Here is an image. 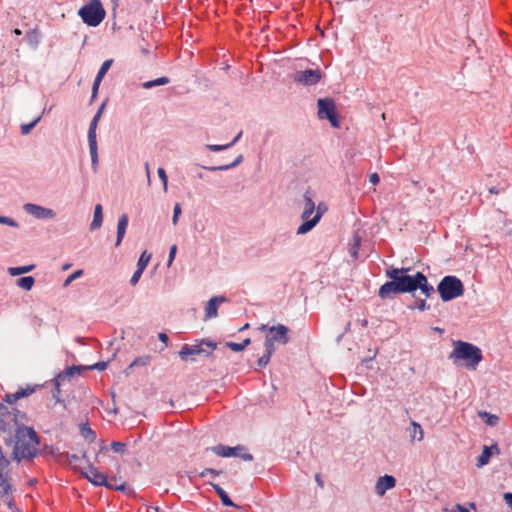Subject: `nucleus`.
<instances>
[{
  "label": "nucleus",
  "instance_id": "obj_1",
  "mask_svg": "<svg viewBox=\"0 0 512 512\" xmlns=\"http://www.w3.org/2000/svg\"><path fill=\"white\" fill-rule=\"evenodd\" d=\"M410 267H389L385 270V276L390 281L385 282L378 290V296L383 299H393L395 295L404 293H414L420 290L425 297H430L434 294V287L428 282L426 275L418 271L415 275H410L408 272Z\"/></svg>",
  "mask_w": 512,
  "mask_h": 512
},
{
  "label": "nucleus",
  "instance_id": "obj_2",
  "mask_svg": "<svg viewBox=\"0 0 512 512\" xmlns=\"http://www.w3.org/2000/svg\"><path fill=\"white\" fill-rule=\"evenodd\" d=\"M26 430L27 425H18L15 428V444L11 454V459L20 463L22 460L32 461L40 455V449L30 447V442L27 441Z\"/></svg>",
  "mask_w": 512,
  "mask_h": 512
},
{
  "label": "nucleus",
  "instance_id": "obj_3",
  "mask_svg": "<svg viewBox=\"0 0 512 512\" xmlns=\"http://www.w3.org/2000/svg\"><path fill=\"white\" fill-rule=\"evenodd\" d=\"M251 340L250 338H246L243 340L242 343H235L232 341H226V342H215L210 339H203L201 341L196 340V343L194 345H188L184 344L182 348L179 350V352H206L203 348V345H205L207 348L214 350H223V349H231L234 352H240L245 349V347L250 344Z\"/></svg>",
  "mask_w": 512,
  "mask_h": 512
},
{
  "label": "nucleus",
  "instance_id": "obj_4",
  "mask_svg": "<svg viewBox=\"0 0 512 512\" xmlns=\"http://www.w3.org/2000/svg\"><path fill=\"white\" fill-rule=\"evenodd\" d=\"M259 330L265 334V352H273L276 349V344L283 345L289 341L290 329L283 324L271 327L263 324Z\"/></svg>",
  "mask_w": 512,
  "mask_h": 512
},
{
  "label": "nucleus",
  "instance_id": "obj_5",
  "mask_svg": "<svg viewBox=\"0 0 512 512\" xmlns=\"http://www.w3.org/2000/svg\"><path fill=\"white\" fill-rule=\"evenodd\" d=\"M464 291L465 289L462 281L453 275L444 276L437 286V292L444 302H448L462 296Z\"/></svg>",
  "mask_w": 512,
  "mask_h": 512
},
{
  "label": "nucleus",
  "instance_id": "obj_6",
  "mask_svg": "<svg viewBox=\"0 0 512 512\" xmlns=\"http://www.w3.org/2000/svg\"><path fill=\"white\" fill-rule=\"evenodd\" d=\"M78 15L83 23L96 27L104 20L106 11L101 0H90L78 10Z\"/></svg>",
  "mask_w": 512,
  "mask_h": 512
},
{
  "label": "nucleus",
  "instance_id": "obj_7",
  "mask_svg": "<svg viewBox=\"0 0 512 512\" xmlns=\"http://www.w3.org/2000/svg\"><path fill=\"white\" fill-rule=\"evenodd\" d=\"M318 117L328 120L333 128H340L341 118L337 112L336 103L330 97L319 98L317 100Z\"/></svg>",
  "mask_w": 512,
  "mask_h": 512
},
{
  "label": "nucleus",
  "instance_id": "obj_8",
  "mask_svg": "<svg viewBox=\"0 0 512 512\" xmlns=\"http://www.w3.org/2000/svg\"><path fill=\"white\" fill-rule=\"evenodd\" d=\"M214 454L219 457H239L244 461H252L253 455L247 451V448L243 445H237L234 447L227 446L224 444H218L208 448Z\"/></svg>",
  "mask_w": 512,
  "mask_h": 512
},
{
  "label": "nucleus",
  "instance_id": "obj_9",
  "mask_svg": "<svg viewBox=\"0 0 512 512\" xmlns=\"http://www.w3.org/2000/svg\"><path fill=\"white\" fill-rule=\"evenodd\" d=\"M483 354H449L453 365L460 368L475 370L483 359Z\"/></svg>",
  "mask_w": 512,
  "mask_h": 512
},
{
  "label": "nucleus",
  "instance_id": "obj_10",
  "mask_svg": "<svg viewBox=\"0 0 512 512\" xmlns=\"http://www.w3.org/2000/svg\"><path fill=\"white\" fill-rule=\"evenodd\" d=\"M322 76L323 73L320 69H306L295 72L293 80L295 83L303 86H313L320 82Z\"/></svg>",
  "mask_w": 512,
  "mask_h": 512
},
{
  "label": "nucleus",
  "instance_id": "obj_11",
  "mask_svg": "<svg viewBox=\"0 0 512 512\" xmlns=\"http://www.w3.org/2000/svg\"><path fill=\"white\" fill-rule=\"evenodd\" d=\"M80 473L83 478L87 479L94 486L112 488V484L107 480L106 475L98 471L92 463H89L86 470H81Z\"/></svg>",
  "mask_w": 512,
  "mask_h": 512
},
{
  "label": "nucleus",
  "instance_id": "obj_12",
  "mask_svg": "<svg viewBox=\"0 0 512 512\" xmlns=\"http://www.w3.org/2000/svg\"><path fill=\"white\" fill-rule=\"evenodd\" d=\"M315 210L312 209H304L301 215V218L303 220L302 224L297 229L298 235H303L311 231L320 221L323 211L317 210L314 217L310 218L311 215L314 213Z\"/></svg>",
  "mask_w": 512,
  "mask_h": 512
},
{
  "label": "nucleus",
  "instance_id": "obj_13",
  "mask_svg": "<svg viewBox=\"0 0 512 512\" xmlns=\"http://www.w3.org/2000/svg\"><path fill=\"white\" fill-rule=\"evenodd\" d=\"M98 122L91 120L88 129V144L91 155L92 167L94 168L98 164V146L96 139V129Z\"/></svg>",
  "mask_w": 512,
  "mask_h": 512
},
{
  "label": "nucleus",
  "instance_id": "obj_14",
  "mask_svg": "<svg viewBox=\"0 0 512 512\" xmlns=\"http://www.w3.org/2000/svg\"><path fill=\"white\" fill-rule=\"evenodd\" d=\"M23 208L26 213L34 216L37 219H53L56 217L54 210L37 204L27 203Z\"/></svg>",
  "mask_w": 512,
  "mask_h": 512
},
{
  "label": "nucleus",
  "instance_id": "obj_15",
  "mask_svg": "<svg viewBox=\"0 0 512 512\" xmlns=\"http://www.w3.org/2000/svg\"><path fill=\"white\" fill-rule=\"evenodd\" d=\"M41 387H42L41 385H35V386L27 385L25 388H19L15 393H6L3 397V401L6 402L7 404L12 405L16 401H18L22 398L29 397L34 392H36L37 389H39Z\"/></svg>",
  "mask_w": 512,
  "mask_h": 512
},
{
  "label": "nucleus",
  "instance_id": "obj_16",
  "mask_svg": "<svg viewBox=\"0 0 512 512\" xmlns=\"http://www.w3.org/2000/svg\"><path fill=\"white\" fill-rule=\"evenodd\" d=\"M396 486V479L392 475L385 474L380 476L376 482L375 492L379 496H383L388 490Z\"/></svg>",
  "mask_w": 512,
  "mask_h": 512
},
{
  "label": "nucleus",
  "instance_id": "obj_17",
  "mask_svg": "<svg viewBox=\"0 0 512 512\" xmlns=\"http://www.w3.org/2000/svg\"><path fill=\"white\" fill-rule=\"evenodd\" d=\"M15 490L9 471L0 473V499H8V496L12 495Z\"/></svg>",
  "mask_w": 512,
  "mask_h": 512
},
{
  "label": "nucleus",
  "instance_id": "obj_18",
  "mask_svg": "<svg viewBox=\"0 0 512 512\" xmlns=\"http://www.w3.org/2000/svg\"><path fill=\"white\" fill-rule=\"evenodd\" d=\"M225 296H213L210 298L205 307V319H211L218 315V308L221 303L226 302Z\"/></svg>",
  "mask_w": 512,
  "mask_h": 512
},
{
  "label": "nucleus",
  "instance_id": "obj_19",
  "mask_svg": "<svg viewBox=\"0 0 512 512\" xmlns=\"http://www.w3.org/2000/svg\"><path fill=\"white\" fill-rule=\"evenodd\" d=\"M84 365H72L68 366L64 371H61L55 375V377L62 381H71L76 375H80L82 371H85Z\"/></svg>",
  "mask_w": 512,
  "mask_h": 512
},
{
  "label": "nucleus",
  "instance_id": "obj_20",
  "mask_svg": "<svg viewBox=\"0 0 512 512\" xmlns=\"http://www.w3.org/2000/svg\"><path fill=\"white\" fill-rule=\"evenodd\" d=\"M53 384V389L51 391L52 398L56 401V403H59L63 406L65 410H68V406L70 405V400H65L61 394V386L64 384L62 381L58 380L56 377H54L51 381Z\"/></svg>",
  "mask_w": 512,
  "mask_h": 512
},
{
  "label": "nucleus",
  "instance_id": "obj_21",
  "mask_svg": "<svg viewBox=\"0 0 512 512\" xmlns=\"http://www.w3.org/2000/svg\"><path fill=\"white\" fill-rule=\"evenodd\" d=\"M128 223H129V217L127 214H122L119 219H118V224H117V237H116V243H115V246L118 247L121 242L123 241L124 237H125V234H126V229L128 227Z\"/></svg>",
  "mask_w": 512,
  "mask_h": 512
},
{
  "label": "nucleus",
  "instance_id": "obj_22",
  "mask_svg": "<svg viewBox=\"0 0 512 512\" xmlns=\"http://www.w3.org/2000/svg\"><path fill=\"white\" fill-rule=\"evenodd\" d=\"M209 484L212 486L216 494L221 500V503L223 506L226 507H237V505L232 501L228 493L218 484L209 482Z\"/></svg>",
  "mask_w": 512,
  "mask_h": 512
},
{
  "label": "nucleus",
  "instance_id": "obj_23",
  "mask_svg": "<svg viewBox=\"0 0 512 512\" xmlns=\"http://www.w3.org/2000/svg\"><path fill=\"white\" fill-rule=\"evenodd\" d=\"M79 433L88 443L95 442L97 438L96 432L89 425L88 418L79 425Z\"/></svg>",
  "mask_w": 512,
  "mask_h": 512
},
{
  "label": "nucleus",
  "instance_id": "obj_24",
  "mask_svg": "<svg viewBox=\"0 0 512 512\" xmlns=\"http://www.w3.org/2000/svg\"><path fill=\"white\" fill-rule=\"evenodd\" d=\"M453 350L452 352H482L481 349L469 342H465L462 340L452 341Z\"/></svg>",
  "mask_w": 512,
  "mask_h": 512
},
{
  "label": "nucleus",
  "instance_id": "obj_25",
  "mask_svg": "<svg viewBox=\"0 0 512 512\" xmlns=\"http://www.w3.org/2000/svg\"><path fill=\"white\" fill-rule=\"evenodd\" d=\"M242 161H243V155H239L233 162H231L229 164H222V165H218V166H201V167L205 170L212 171V172L226 171V170H229V169H232V168L238 166Z\"/></svg>",
  "mask_w": 512,
  "mask_h": 512
},
{
  "label": "nucleus",
  "instance_id": "obj_26",
  "mask_svg": "<svg viewBox=\"0 0 512 512\" xmlns=\"http://www.w3.org/2000/svg\"><path fill=\"white\" fill-rule=\"evenodd\" d=\"M150 361H151V357L148 354L135 358L129 364V366L125 369V374L129 375L130 371L133 370L135 367H144V366L148 365L150 363Z\"/></svg>",
  "mask_w": 512,
  "mask_h": 512
},
{
  "label": "nucleus",
  "instance_id": "obj_27",
  "mask_svg": "<svg viewBox=\"0 0 512 512\" xmlns=\"http://www.w3.org/2000/svg\"><path fill=\"white\" fill-rule=\"evenodd\" d=\"M103 222V208L101 204H97L94 208L93 220L90 224V229L96 230L101 227Z\"/></svg>",
  "mask_w": 512,
  "mask_h": 512
},
{
  "label": "nucleus",
  "instance_id": "obj_28",
  "mask_svg": "<svg viewBox=\"0 0 512 512\" xmlns=\"http://www.w3.org/2000/svg\"><path fill=\"white\" fill-rule=\"evenodd\" d=\"M10 416H12V421L14 422L15 428L18 427V425H25L23 421L28 420L27 413L24 411H21L17 408H11Z\"/></svg>",
  "mask_w": 512,
  "mask_h": 512
},
{
  "label": "nucleus",
  "instance_id": "obj_29",
  "mask_svg": "<svg viewBox=\"0 0 512 512\" xmlns=\"http://www.w3.org/2000/svg\"><path fill=\"white\" fill-rule=\"evenodd\" d=\"M26 436L28 437L27 441L30 442V447L39 449L38 446L41 444V437L33 427L28 426V430H26Z\"/></svg>",
  "mask_w": 512,
  "mask_h": 512
},
{
  "label": "nucleus",
  "instance_id": "obj_30",
  "mask_svg": "<svg viewBox=\"0 0 512 512\" xmlns=\"http://www.w3.org/2000/svg\"><path fill=\"white\" fill-rule=\"evenodd\" d=\"M409 437L411 441H421L423 439V429L419 423L415 421L411 422V427L409 428Z\"/></svg>",
  "mask_w": 512,
  "mask_h": 512
},
{
  "label": "nucleus",
  "instance_id": "obj_31",
  "mask_svg": "<svg viewBox=\"0 0 512 512\" xmlns=\"http://www.w3.org/2000/svg\"><path fill=\"white\" fill-rule=\"evenodd\" d=\"M25 39L27 40V42L29 43V45H31L32 47H37L40 43V39H41V33L38 29H32L30 31H28L25 35Z\"/></svg>",
  "mask_w": 512,
  "mask_h": 512
},
{
  "label": "nucleus",
  "instance_id": "obj_32",
  "mask_svg": "<svg viewBox=\"0 0 512 512\" xmlns=\"http://www.w3.org/2000/svg\"><path fill=\"white\" fill-rule=\"evenodd\" d=\"M493 456V452L489 451L487 445H485L482 449L481 454L477 457V467L481 468L487 465L490 462L491 457Z\"/></svg>",
  "mask_w": 512,
  "mask_h": 512
},
{
  "label": "nucleus",
  "instance_id": "obj_33",
  "mask_svg": "<svg viewBox=\"0 0 512 512\" xmlns=\"http://www.w3.org/2000/svg\"><path fill=\"white\" fill-rule=\"evenodd\" d=\"M35 267L36 266L34 264L25 265V266L10 267L8 269V273L11 276H19V275L26 274V273H29V272L33 271L35 269Z\"/></svg>",
  "mask_w": 512,
  "mask_h": 512
},
{
  "label": "nucleus",
  "instance_id": "obj_34",
  "mask_svg": "<svg viewBox=\"0 0 512 512\" xmlns=\"http://www.w3.org/2000/svg\"><path fill=\"white\" fill-rule=\"evenodd\" d=\"M479 417L485 422L486 425L494 427L499 423V417L487 411L479 412Z\"/></svg>",
  "mask_w": 512,
  "mask_h": 512
},
{
  "label": "nucleus",
  "instance_id": "obj_35",
  "mask_svg": "<svg viewBox=\"0 0 512 512\" xmlns=\"http://www.w3.org/2000/svg\"><path fill=\"white\" fill-rule=\"evenodd\" d=\"M34 283H35V279L33 276H23L16 280L17 286L26 291L31 290L32 287L34 286Z\"/></svg>",
  "mask_w": 512,
  "mask_h": 512
},
{
  "label": "nucleus",
  "instance_id": "obj_36",
  "mask_svg": "<svg viewBox=\"0 0 512 512\" xmlns=\"http://www.w3.org/2000/svg\"><path fill=\"white\" fill-rule=\"evenodd\" d=\"M170 83V79L166 76L159 77L154 80L146 81L142 84L143 88L145 89H151L156 86H163Z\"/></svg>",
  "mask_w": 512,
  "mask_h": 512
},
{
  "label": "nucleus",
  "instance_id": "obj_37",
  "mask_svg": "<svg viewBox=\"0 0 512 512\" xmlns=\"http://www.w3.org/2000/svg\"><path fill=\"white\" fill-rule=\"evenodd\" d=\"M411 310L418 309L419 311H426L430 309L425 299H416L412 304L408 305Z\"/></svg>",
  "mask_w": 512,
  "mask_h": 512
},
{
  "label": "nucleus",
  "instance_id": "obj_38",
  "mask_svg": "<svg viewBox=\"0 0 512 512\" xmlns=\"http://www.w3.org/2000/svg\"><path fill=\"white\" fill-rule=\"evenodd\" d=\"M151 259V254L147 253V251L142 252L137 262V269L144 271Z\"/></svg>",
  "mask_w": 512,
  "mask_h": 512
},
{
  "label": "nucleus",
  "instance_id": "obj_39",
  "mask_svg": "<svg viewBox=\"0 0 512 512\" xmlns=\"http://www.w3.org/2000/svg\"><path fill=\"white\" fill-rule=\"evenodd\" d=\"M40 119H41V116H38L32 122L26 123V124H22L21 127H20L21 133L23 135L29 134L33 130V128L37 125V123L40 121Z\"/></svg>",
  "mask_w": 512,
  "mask_h": 512
},
{
  "label": "nucleus",
  "instance_id": "obj_40",
  "mask_svg": "<svg viewBox=\"0 0 512 512\" xmlns=\"http://www.w3.org/2000/svg\"><path fill=\"white\" fill-rule=\"evenodd\" d=\"M303 198H304V209L315 210V203L312 199V195L310 194L309 190H307L304 193Z\"/></svg>",
  "mask_w": 512,
  "mask_h": 512
},
{
  "label": "nucleus",
  "instance_id": "obj_41",
  "mask_svg": "<svg viewBox=\"0 0 512 512\" xmlns=\"http://www.w3.org/2000/svg\"><path fill=\"white\" fill-rule=\"evenodd\" d=\"M10 466V460L4 455L3 449L0 446V473H4V471Z\"/></svg>",
  "mask_w": 512,
  "mask_h": 512
},
{
  "label": "nucleus",
  "instance_id": "obj_42",
  "mask_svg": "<svg viewBox=\"0 0 512 512\" xmlns=\"http://www.w3.org/2000/svg\"><path fill=\"white\" fill-rule=\"evenodd\" d=\"M83 275V270L82 269H78L76 271H74L72 274H70L64 281V284L63 286L64 287H67L68 285H70L74 280H76L77 278H79L80 276Z\"/></svg>",
  "mask_w": 512,
  "mask_h": 512
},
{
  "label": "nucleus",
  "instance_id": "obj_43",
  "mask_svg": "<svg viewBox=\"0 0 512 512\" xmlns=\"http://www.w3.org/2000/svg\"><path fill=\"white\" fill-rule=\"evenodd\" d=\"M108 362L106 361H99L93 365H84L85 371L86 370H98V371H104L107 368Z\"/></svg>",
  "mask_w": 512,
  "mask_h": 512
},
{
  "label": "nucleus",
  "instance_id": "obj_44",
  "mask_svg": "<svg viewBox=\"0 0 512 512\" xmlns=\"http://www.w3.org/2000/svg\"><path fill=\"white\" fill-rule=\"evenodd\" d=\"M113 64V59H108V60H105L100 69L98 70V73L97 75H100L101 77H105L106 73L108 72V70L110 69L111 65Z\"/></svg>",
  "mask_w": 512,
  "mask_h": 512
},
{
  "label": "nucleus",
  "instance_id": "obj_45",
  "mask_svg": "<svg viewBox=\"0 0 512 512\" xmlns=\"http://www.w3.org/2000/svg\"><path fill=\"white\" fill-rule=\"evenodd\" d=\"M157 173H158V176H159V178L161 179V181L163 183L164 192H167V189H168V177H167L165 169L162 168V167H159L158 170H157Z\"/></svg>",
  "mask_w": 512,
  "mask_h": 512
},
{
  "label": "nucleus",
  "instance_id": "obj_46",
  "mask_svg": "<svg viewBox=\"0 0 512 512\" xmlns=\"http://www.w3.org/2000/svg\"><path fill=\"white\" fill-rule=\"evenodd\" d=\"M110 490H116V491H121V492H124L126 494H130V493H134L133 489L127 485L126 483H122L120 485H112V488H109Z\"/></svg>",
  "mask_w": 512,
  "mask_h": 512
},
{
  "label": "nucleus",
  "instance_id": "obj_47",
  "mask_svg": "<svg viewBox=\"0 0 512 512\" xmlns=\"http://www.w3.org/2000/svg\"><path fill=\"white\" fill-rule=\"evenodd\" d=\"M126 443L113 441L111 443V449L116 453H124L126 451Z\"/></svg>",
  "mask_w": 512,
  "mask_h": 512
},
{
  "label": "nucleus",
  "instance_id": "obj_48",
  "mask_svg": "<svg viewBox=\"0 0 512 512\" xmlns=\"http://www.w3.org/2000/svg\"><path fill=\"white\" fill-rule=\"evenodd\" d=\"M222 473H223V471H221V470H216V469H214V468H205L203 471H201V472L199 473V476H200L201 478H205L207 475H209V474H210V475H212V476H214V477H215V476H219V475H220V474H222Z\"/></svg>",
  "mask_w": 512,
  "mask_h": 512
},
{
  "label": "nucleus",
  "instance_id": "obj_49",
  "mask_svg": "<svg viewBox=\"0 0 512 512\" xmlns=\"http://www.w3.org/2000/svg\"><path fill=\"white\" fill-rule=\"evenodd\" d=\"M205 148L209 151H212V152H220V151H223V150H226L228 148H230V145L228 144H225V145H219V144H207L205 146Z\"/></svg>",
  "mask_w": 512,
  "mask_h": 512
},
{
  "label": "nucleus",
  "instance_id": "obj_50",
  "mask_svg": "<svg viewBox=\"0 0 512 512\" xmlns=\"http://www.w3.org/2000/svg\"><path fill=\"white\" fill-rule=\"evenodd\" d=\"M0 224L8 225L11 227H19L18 222H16L13 218L8 216H0Z\"/></svg>",
  "mask_w": 512,
  "mask_h": 512
},
{
  "label": "nucleus",
  "instance_id": "obj_51",
  "mask_svg": "<svg viewBox=\"0 0 512 512\" xmlns=\"http://www.w3.org/2000/svg\"><path fill=\"white\" fill-rule=\"evenodd\" d=\"M182 213L181 205L179 203H176L174 205L173 209V217H172V223L176 225L178 223V219Z\"/></svg>",
  "mask_w": 512,
  "mask_h": 512
},
{
  "label": "nucleus",
  "instance_id": "obj_52",
  "mask_svg": "<svg viewBox=\"0 0 512 512\" xmlns=\"http://www.w3.org/2000/svg\"><path fill=\"white\" fill-rule=\"evenodd\" d=\"M3 500L6 502L7 507L12 512H22L19 508H17V506L15 504V500L11 495L8 496V499H3Z\"/></svg>",
  "mask_w": 512,
  "mask_h": 512
},
{
  "label": "nucleus",
  "instance_id": "obj_53",
  "mask_svg": "<svg viewBox=\"0 0 512 512\" xmlns=\"http://www.w3.org/2000/svg\"><path fill=\"white\" fill-rule=\"evenodd\" d=\"M158 339L163 343L158 352H163L168 346L169 337L166 333L161 332L158 334Z\"/></svg>",
  "mask_w": 512,
  "mask_h": 512
},
{
  "label": "nucleus",
  "instance_id": "obj_54",
  "mask_svg": "<svg viewBox=\"0 0 512 512\" xmlns=\"http://www.w3.org/2000/svg\"><path fill=\"white\" fill-rule=\"evenodd\" d=\"M87 393H89V391H88V390H86V389H83V397H81V396H80V397H77L75 394H69V395H67V397H66V398H64V399H65V400H70V404H71L72 402H81V401L86 397Z\"/></svg>",
  "mask_w": 512,
  "mask_h": 512
},
{
  "label": "nucleus",
  "instance_id": "obj_55",
  "mask_svg": "<svg viewBox=\"0 0 512 512\" xmlns=\"http://www.w3.org/2000/svg\"><path fill=\"white\" fill-rule=\"evenodd\" d=\"M507 186V184L492 186L488 191L490 194H500L506 190Z\"/></svg>",
  "mask_w": 512,
  "mask_h": 512
},
{
  "label": "nucleus",
  "instance_id": "obj_56",
  "mask_svg": "<svg viewBox=\"0 0 512 512\" xmlns=\"http://www.w3.org/2000/svg\"><path fill=\"white\" fill-rule=\"evenodd\" d=\"M272 354H262V356L258 359L257 365L259 367H265L271 359Z\"/></svg>",
  "mask_w": 512,
  "mask_h": 512
},
{
  "label": "nucleus",
  "instance_id": "obj_57",
  "mask_svg": "<svg viewBox=\"0 0 512 512\" xmlns=\"http://www.w3.org/2000/svg\"><path fill=\"white\" fill-rule=\"evenodd\" d=\"M176 253H177V246L174 244L170 247V250H169V257H168V262H167L168 267H170L172 265V262L175 259Z\"/></svg>",
  "mask_w": 512,
  "mask_h": 512
},
{
  "label": "nucleus",
  "instance_id": "obj_58",
  "mask_svg": "<svg viewBox=\"0 0 512 512\" xmlns=\"http://www.w3.org/2000/svg\"><path fill=\"white\" fill-rule=\"evenodd\" d=\"M11 431V425L9 422L0 416V432L6 433Z\"/></svg>",
  "mask_w": 512,
  "mask_h": 512
},
{
  "label": "nucleus",
  "instance_id": "obj_59",
  "mask_svg": "<svg viewBox=\"0 0 512 512\" xmlns=\"http://www.w3.org/2000/svg\"><path fill=\"white\" fill-rule=\"evenodd\" d=\"M143 272L144 271H142L140 269H136V271L134 272V274L132 275V277L130 279L131 285L135 286L139 282Z\"/></svg>",
  "mask_w": 512,
  "mask_h": 512
},
{
  "label": "nucleus",
  "instance_id": "obj_60",
  "mask_svg": "<svg viewBox=\"0 0 512 512\" xmlns=\"http://www.w3.org/2000/svg\"><path fill=\"white\" fill-rule=\"evenodd\" d=\"M11 408L4 405L2 402H0V416L2 418H6L10 416Z\"/></svg>",
  "mask_w": 512,
  "mask_h": 512
},
{
  "label": "nucleus",
  "instance_id": "obj_61",
  "mask_svg": "<svg viewBox=\"0 0 512 512\" xmlns=\"http://www.w3.org/2000/svg\"><path fill=\"white\" fill-rule=\"evenodd\" d=\"M64 456L69 460L70 464H76L80 461V456L76 454H70L68 452L64 453Z\"/></svg>",
  "mask_w": 512,
  "mask_h": 512
},
{
  "label": "nucleus",
  "instance_id": "obj_62",
  "mask_svg": "<svg viewBox=\"0 0 512 512\" xmlns=\"http://www.w3.org/2000/svg\"><path fill=\"white\" fill-rule=\"evenodd\" d=\"M376 355H377V354H373V356H372V357H368V358H364V359H362V360H361V365H362V366H366V368H367V369H373V367H372L371 363L373 362V360H374V358H375V356H376Z\"/></svg>",
  "mask_w": 512,
  "mask_h": 512
},
{
  "label": "nucleus",
  "instance_id": "obj_63",
  "mask_svg": "<svg viewBox=\"0 0 512 512\" xmlns=\"http://www.w3.org/2000/svg\"><path fill=\"white\" fill-rule=\"evenodd\" d=\"M457 512H469V507L465 506V504L457 503L454 508Z\"/></svg>",
  "mask_w": 512,
  "mask_h": 512
},
{
  "label": "nucleus",
  "instance_id": "obj_64",
  "mask_svg": "<svg viewBox=\"0 0 512 512\" xmlns=\"http://www.w3.org/2000/svg\"><path fill=\"white\" fill-rule=\"evenodd\" d=\"M504 500L506 504L512 508V492H507L504 494Z\"/></svg>",
  "mask_w": 512,
  "mask_h": 512
}]
</instances>
